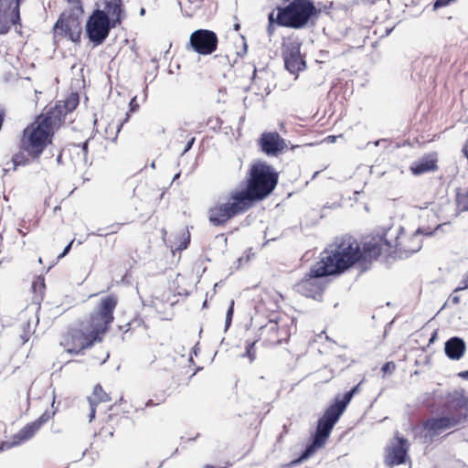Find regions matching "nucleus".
Returning a JSON list of instances; mask_svg holds the SVG:
<instances>
[{"label":"nucleus","mask_w":468,"mask_h":468,"mask_svg":"<svg viewBox=\"0 0 468 468\" xmlns=\"http://www.w3.org/2000/svg\"><path fill=\"white\" fill-rule=\"evenodd\" d=\"M90 414H89V420L90 421H91L94 417H95V414H96V406L98 404H90Z\"/></svg>","instance_id":"39"},{"label":"nucleus","mask_w":468,"mask_h":468,"mask_svg":"<svg viewBox=\"0 0 468 468\" xmlns=\"http://www.w3.org/2000/svg\"><path fill=\"white\" fill-rule=\"evenodd\" d=\"M163 346V345H160L159 346H155L151 350V353L147 355V361L149 364L154 363L157 359H162L164 357L163 353L161 352L160 348Z\"/></svg>","instance_id":"30"},{"label":"nucleus","mask_w":468,"mask_h":468,"mask_svg":"<svg viewBox=\"0 0 468 468\" xmlns=\"http://www.w3.org/2000/svg\"><path fill=\"white\" fill-rule=\"evenodd\" d=\"M441 413L444 416H463L462 421L467 419L468 397L463 389L449 392L441 406Z\"/></svg>","instance_id":"12"},{"label":"nucleus","mask_w":468,"mask_h":468,"mask_svg":"<svg viewBox=\"0 0 468 468\" xmlns=\"http://www.w3.org/2000/svg\"><path fill=\"white\" fill-rule=\"evenodd\" d=\"M340 415L337 414L331 408H327L323 416L318 419L317 426L313 437L312 442L305 448V450L302 452V454L291 461L286 464L287 468H292L302 462L307 460L310 456H312L318 449L323 448L329 436L333 431L334 426L340 419Z\"/></svg>","instance_id":"7"},{"label":"nucleus","mask_w":468,"mask_h":468,"mask_svg":"<svg viewBox=\"0 0 468 468\" xmlns=\"http://www.w3.org/2000/svg\"><path fill=\"white\" fill-rule=\"evenodd\" d=\"M144 14H145V9L144 7H142L140 9V16H144Z\"/></svg>","instance_id":"49"},{"label":"nucleus","mask_w":468,"mask_h":468,"mask_svg":"<svg viewBox=\"0 0 468 468\" xmlns=\"http://www.w3.org/2000/svg\"><path fill=\"white\" fill-rule=\"evenodd\" d=\"M387 142H388L387 139H381V140L376 141L374 144H375V146H378L380 143H387Z\"/></svg>","instance_id":"46"},{"label":"nucleus","mask_w":468,"mask_h":468,"mask_svg":"<svg viewBox=\"0 0 468 468\" xmlns=\"http://www.w3.org/2000/svg\"><path fill=\"white\" fill-rule=\"evenodd\" d=\"M335 136H327L324 138V142H325L326 144H332V143H335Z\"/></svg>","instance_id":"42"},{"label":"nucleus","mask_w":468,"mask_h":468,"mask_svg":"<svg viewBox=\"0 0 468 468\" xmlns=\"http://www.w3.org/2000/svg\"><path fill=\"white\" fill-rule=\"evenodd\" d=\"M118 304V297L115 294H109L102 297L97 304L96 309L91 312L89 317L80 323L87 332L97 341H103L105 335L109 332L114 321V311Z\"/></svg>","instance_id":"4"},{"label":"nucleus","mask_w":468,"mask_h":468,"mask_svg":"<svg viewBox=\"0 0 468 468\" xmlns=\"http://www.w3.org/2000/svg\"><path fill=\"white\" fill-rule=\"evenodd\" d=\"M277 298L278 294L275 292L265 291L261 297V303L263 305H267L270 300H273L271 303V306L269 307L270 310L273 311L274 309L279 307Z\"/></svg>","instance_id":"27"},{"label":"nucleus","mask_w":468,"mask_h":468,"mask_svg":"<svg viewBox=\"0 0 468 468\" xmlns=\"http://www.w3.org/2000/svg\"><path fill=\"white\" fill-rule=\"evenodd\" d=\"M282 56L285 68L291 73L295 74L305 68V62L301 57L300 46L298 44L291 43L284 46Z\"/></svg>","instance_id":"19"},{"label":"nucleus","mask_w":468,"mask_h":468,"mask_svg":"<svg viewBox=\"0 0 468 468\" xmlns=\"http://www.w3.org/2000/svg\"><path fill=\"white\" fill-rule=\"evenodd\" d=\"M280 126H281V130H282V131H283V130H284V125H283V123H281V124H280Z\"/></svg>","instance_id":"52"},{"label":"nucleus","mask_w":468,"mask_h":468,"mask_svg":"<svg viewBox=\"0 0 468 468\" xmlns=\"http://www.w3.org/2000/svg\"><path fill=\"white\" fill-rule=\"evenodd\" d=\"M60 158H61V154H59L58 155V162H60Z\"/></svg>","instance_id":"54"},{"label":"nucleus","mask_w":468,"mask_h":468,"mask_svg":"<svg viewBox=\"0 0 468 468\" xmlns=\"http://www.w3.org/2000/svg\"><path fill=\"white\" fill-rule=\"evenodd\" d=\"M54 415L49 410L44 411L37 420L27 423L12 437L11 441H2L0 443V452L10 450L18 446L34 437L40 428L47 423Z\"/></svg>","instance_id":"11"},{"label":"nucleus","mask_w":468,"mask_h":468,"mask_svg":"<svg viewBox=\"0 0 468 468\" xmlns=\"http://www.w3.org/2000/svg\"><path fill=\"white\" fill-rule=\"evenodd\" d=\"M23 0H0V35L6 34L12 25L20 24Z\"/></svg>","instance_id":"15"},{"label":"nucleus","mask_w":468,"mask_h":468,"mask_svg":"<svg viewBox=\"0 0 468 468\" xmlns=\"http://www.w3.org/2000/svg\"><path fill=\"white\" fill-rule=\"evenodd\" d=\"M239 24H236V25H235V30H239Z\"/></svg>","instance_id":"51"},{"label":"nucleus","mask_w":468,"mask_h":468,"mask_svg":"<svg viewBox=\"0 0 468 468\" xmlns=\"http://www.w3.org/2000/svg\"><path fill=\"white\" fill-rule=\"evenodd\" d=\"M162 234H163V238L165 239V235L167 234V231L165 229H162Z\"/></svg>","instance_id":"50"},{"label":"nucleus","mask_w":468,"mask_h":468,"mask_svg":"<svg viewBox=\"0 0 468 468\" xmlns=\"http://www.w3.org/2000/svg\"><path fill=\"white\" fill-rule=\"evenodd\" d=\"M54 32L57 36L68 37L72 42H78L80 39L81 26L77 17L71 16H60L54 26Z\"/></svg>","instance_id":"17"},{"label":"nucleus","mask_w":468,"mask_h":468,"mask_svg":"<svg viewBox=\"0 0 468 468\" xmlns=\"http://www.w3.org/2000/svg\"><path fill=\"white\" fill-rule=\"evenodd\" d=\"M305 146H313V144H306Z\"/></svg>","instance_id":"55"},{"label":"nucleus","mask_w":468,"mask_h":468,"mask_svg":"<svg viewBox=\"0 0 468 468\" xmlns=\"http://www.w3.org/2000/svg\"><path fill=\"white\" fill-rule=\"evenodd\" d=\"M361 383L362 382H359L352 389L349 390L352 393L353 396L356 395V394H358L361 391Z\"/></svg>","instance_id":"40"},{"label":"nucleus","mask_w":468,"mask_h":468,"mask_svg":"<svg viewBox=\"0 0 468 468\" xmlns=\"http://www.w3.org/2000/svg\"><path fill=\"white\" fill-rule=\"evenodd\" d=\"M250 208L239 189H233L208 208L207 218L214 227H225L232 218Z\"/></svg>","instance_id":"5"},{"label":"nucleus","mask_w":468,"mask_h":468,"mask_svg":"<svg viewBox=\"0 0 468 468\" xmlns=\"http://www.w3.org/2000/svg\"><path fill=\"white\" fill-rule=\"evenodd\" d=\"M165 400H166V394H165V392H162L160 394H154V398L149 399L145 402V408H151V407H154V406H159V405L165 403Z\"/></svg>","instance_id":"28"},{"label":"nucleus","mask_w":468,"mask_h":468,"mask_svg":"<svg viewBox=\"0 0 468 468\" xmlns=\"http://www.w3.org/2000/svg\"><path fill=\"white\" fill-rule=\"evenodd\" d=\"M96 343L97 341L80 325L68 329L62 335L59 344L68 354L79 356L83 355L85 350Z\"/></svg>","instance_id":"9"},{"label":"nucleus","mask_w":468,"mask_h":468,"mask_svg":"<svg viewBox=\"0 0 468 468\" xmlns=\"http://www.w3.org/2000/svg\"><path fill=\"white\" fill-rule=\"evenodd\" d=\"M292 325V321L289 324L284 316L276 315L274 319L269 320L260 327L256 341L265 346H277L286 342L291 336Z\"/></svg>","instance_id":"8"},{"label":"nucleus","mask_w":468,"mask_h":468,"mask_svg":"<svg viewBox=\"0 0 468 468\" xmlns=\"http://www.w3.org/2000/svg\"><path fill=\"white\" fill-rule=\"evenodd\" d=\"M389 246V242L378 235L367 238L362 246L353 236L337 238L320 253L318 261L294 284V290L308 298H320L327 286L324 278L342 274L356 264L367 270L378 260L384 247Z\"/></svg>","instance_id":"1"},{"label":"nucleus","mask_w":468,"mask_h":468,"mask_svg":"<svg viewBox=\"0 0 468 468\" xmlns=\"http://www.w3.org/2000/svg\"><path fill=\"white\" fill-rule=\"evenodd\" d=\"M454 0H436L434 3V8H440L450 5Z\"/></svg>","instance_id":"37"},{"label":"nucleus","mask_w":468,"mask_h":468,"mask_svg":"<svg viewBox=\"0 0 468 468\" xmlns=\"http://www.w3.org/2000/svg\"><path fill=\"white\" fill-rule=\"evenodd\" d=\"M255 343L256 341L248 342L246 346L245 356L249 358L250 362H253L256 359Z\"/></svg>","instance_id":"31"},{"label":"nucleus","mask_w":468,"mask_h":468,"mask_svg":"<svg viewBox=\"0 0 468 468\" xmlns=\"http://www.w3.org/2000/svg\"><path fill=\"white\" fill-rule=\"evenodd\" d=\"M87 145H88V142H85V143L82 144L81 146L86 147Z\"/></svg>","instance_id":"53"},{"label":"nucleus","mask_w":468,"mask_h":468,"mask_svg":"<svg viewBox=\"0 0 468 468\" xmlns=\"http://www.w3.org/2000/svg\"><path fill=\"white\" fill-rule=\"evenodd\" d=\"M268 20H269L268 33H269V35H272L273 30H274L273 24H276V15H275L274 11H272L269 14Z\"/></svg>","instance_id":"33"},{"label":"nucleus","mask_w":468,"mask_h":468,"mask_svg":"<svg viewBox=\"0 0 468 468\" xmlns=\"http://www.w3.org/2000/svg\"><path fill=\"white\" fill-rule=\"evenodd\" d=\"M431 234V232L425 233L426 236H430Z\"/></svg>","instance_id":"56"},{"label":"nucleus","mask_w":468,"mask_h":468,"mask_svg":"<svg viewBox=\"0 0 468 468\" xmlns=\"http://www.w3.org/2000/svg\"><path fill=\"white\" fill-rule=\"evenodd\" d=\"M18 232L22 237H25L27 235V232L23 231L22 229H18Z\"/></svg>","instance_id":"48"},{"label":"nucleus","mask_w":468,"mask_h":468,"mask_svg":"<svg viewBox=\"0 0 468 468\" xmlns=\"http://www.w3.org/2000/svg\"><path fill=\"white\" fill-rule=\"evenodd\" d=\"M112 400V393L106 392L101 384L95 385L90 397V404L109 403Z\"/></svg>","instance_id":"25"},{"label":"nucleus","mask_w":468,"mask_h":468,"mask_svg":"<svg viewBox=\"0 0 468 468\" xmlns=\"http://www.w3.org/2000/svg\"><path fill=\"white\" fill-rule=\"evenodd\" d=\"M103 11L106 12L108 17L111 18L112 26L116 27V25L121 24L122 14V0L107 1Z\"/></svg>","instance_id":"23"},{"label":"nucleus","mask_w":468,"mask_h":468,"mask_svg":"<svg viewBox=\"0 0 468 468\" xmlns=\"http://www.w3.org/2000/svg\"><path fill=\"white\" fill-rule=\"evenodd\" d=\"M283 316L287 319V323H288L289 324H291V321H292V322H293V320H292V319H290V318H288V317H287V316H285V315H283ZM292 326H293V327H296V324H292Z\"/></svg>","instance_id":"47"},{"label":"nucleus","mask_w":468,"mask_h":468,"mask_svg":"<svg viewBox=\"0 0 468 468\" xmlns=\"http://www.w3.org/2000/svg\"><path fill=\"white\" fill-rule=\"evenodd\" d=\"M463 416H441L438 418H430L422 422L424 437L426 441H431L443 431L452 428L462 422Z\"/></svg>","instance_id":"14"},{"label":"nucleus","mask_w":468,"mask_h":468,"mask_svg":"<svg viewBox=\"0 0 468 468\" xmlns=\"http://www.w3.org/2000/svg\"><path fill=\"white\" fill-rule=\"evenodd\" d=\"M190 243V233L188 230L185 231L182 235L179 245L175 249L176 250L181 251L186 250Z\"/></svg>","instance_id":"32"},{"label":"nucleus","mask_w":468,"mask_h":468,"mask_svg":"<svg viewBox=\"0 0 468 468\" xmlns=\"http://www.w3.org/2000/svg\"><path fill=\"white\" fill-rule=\"evenodd\" d=\"M163 346V345H160L159 346H155L151 350V353L147 355V361L149 364L154 363L157 359H162L164 357L163 353L161 352L160 348Z\"/></svg>","instance_id":"29"},{"label":"nucleus","mask_w":468,"mask_h":468,"mask_svg":"<svg viewBox=\"0 0 468 468\" xmlns=\"http://www.w3.org/2000/svg\"><path fill=\"white\" fill-rule=\"evenodd\" d=\"M112 27H114L112 26L111 18L106 12L97 9L87 21L86 32L94 45H100L106 39Z\"/></svg>","instance_id":"10"},{"label":"nucleus","mask_w":468,"mask_h":468,"mask_svg":"<svg viewBox=\"0 0 468 468\" xmlns=\"http://www.w3.org/2000/svg\"><path fill=\"white\" fill-rule=\"evenodd\" d=\"M459 376L463 378L468 379V370L467 371H463V372L459 373Z\"/></svg>","instance_id":"45"},{"label":"nucleus","mask_w":468,"mask_h":468,"mask_svg":"<svg viewBox=\"0 0 468 468\" xmlns=\"http://www.w3.org/2000/svg\"><path fill=\"white\" fill-rule=\"evenodd\" d=\"M218 39L214 31L208 29H197L189 38L191 48L200 55H210L218 48Z\"/></svg>","instance_id":"13"},{"label":"nucleus","mask_w":468,"mask_h":468,"mask_svg":"<svg viewBox=\"0 0 468 468\" xmlns=\"http://www.w3.org/2000/svg\"><path fill=\"white\" fill-rule=\"evenodd\" d=\"M260 146H288V144L277 132H266L260 138Z\"/></svg>","instance_id":"24"},{"label":"nucleus","mask_w":468,"mask_h":468,"mask_svg":"<svg viewBox=\"0 0 468 468\" xmlns=\"http://www.w3.org/2000/svg\"><path fill=\"white\" fill-rule=\"evenodd\" d=\"M353 397L354 396L352 395V393L350 391H347L344 394V396L341 399L335 398L334 403L331 404L329 408H331L333 410H335L337 414L341 416L345 412L347 405L349 404Z\"/></svg>","instance_id":"26"},{"label":"nucleus","mask_w":468,"mask_h":468,"mask_svg":"<svg viewBox=\"0 0 468 468\" xmlns=\"http://www.w3.org/2000/svg\"><path fill=\"white\" fill-rule=\"evenodd\" d=\"M43 150L44 148H19L12 159L5 163V172L16 171L19 166H25L37 161Z\"/></svg>","instance_id":"18"},{"label":"nucleus","mask_w":468,"mask_h":468,"mask_svg":"<svg viewBox=\"0 0 468 468\" xmlns=\"http://www.w3.org/2000/svg\"><path fill=\"white\" fill-rule=\"evenodd\" d=\"M29 333H25L24 335H21V338H22V343L25 344L27 343L28 340H29Z\"/></svg>","instance_id":"44"},{"label":"nucleus","mask_w":468,"mask_h":468,"mask_svg":"<svg viewBox=\"0 0 468 468\" xmlns=\"http://www.w3.org/2000/svg\"><path fill=\"white\" fill-rule=\"evenodd\" d=\"M438 170V154L430 152L413 161L410 166V171L414 176H420L425 173Z\"/></svg>","instance_id":"20"},{"label":"nucleus","mask_w":468,"mask_h":468,"mask_svg":"<svg viewBox=\"0 0 468 468\" xmlns=\"http://www.w3.org/2000/svg\"><path fill=\"white\" fill-rule=\"evenodd\" d=\"M73 241L74 240H71L66 247L65 249L63 250L62 253H60L58 256V259H62L63 257H65L71 250V247H72V244H73Z\"/></svg>","instance_id":"38"},{"label":"nucleus","mask_w":468,"mask_h":468,"mask_svg":"<svg viewBox=\"0 0 468 468\" xmlns=\"http://www.w3.org/2000/svg\"><path fill=\"white\" fill-rule=\"evenodd\" d=\"M262 150L268 155L277 156V155H279L282 152L283 148H262Z\"/></svg>","instance_id":"36"},{"label":"nucleus","mask_w":468,"mask_h":468,"mask_svg":"<svg viewBox=\"0 0 468 468\" xmlns=\"http://www.w3.org/2000/svg\"><path fill=\"white\" fill-rule=\"evenodd\" d=\"M317 12L310 0H292L284 7L276 8V25L290 28H303Z\"/></svg>","instance_id":"6"},{"label":"nucleus","mask_w":468,"mask_h":468,"mask_svg":"<svg viewBox=\"0 0 468 468\" xmlns=\"http://www.w3.org/2000/svg\"><path fill=\"white\" fill-rule=\"evenodd\" d=\"M444 351L450 359L459 360L466 351V345L462 338L453 336L446 341Z\"/></svg>","instance_id":"21"},{"label":"nucleus","mask_w":468,"mask_h":468,"mask_svg":"<svg viewBox=\"0 0 468 468\" xmlns=\"http://www.w3.org/2000/svg\"><path fill=\"white\" fill-rule=\"evenodd\" d=\"M233 312H234V301L232 300L230 302V305H229L227 314H226V326L227 327H229L231 324Z\"/></svg>","instance_id":"34"},{"label":"nucleus","mask_w":468,"mask_h":468,"mask_svg":"<svg viewBox=\"0 0 468 468\" xmlns=\"http://www.w3.org/2000/svg\"><path fill=\"white\" fill-rule=\"evenodd\" d=\"M396 368V365L394 362L389 361L383 365L381 370L384 374H391Z\"/></svg>","instance_id":"35"},{"label":"nucleus","mask_w":468,"mask_h":468,"mask_svg":"<svg viewBox=\"0 0 468 468\" xmlns=\"http://www.w3.org/2000/svg\"><path fill=\"white\" fill-rule=\"evenodd\" d=\"M410 444L407 439L403 437H395V442L387 449L385 455V463L388 467L400 465L406 463Z\"/></svg>","instance_id":"16"},{"label":"nucleus","mask_w":468,"mask_h":468,"mask_svg":"<svg viewBox=\"0 0 468 468\" xmlns=\"http://www.w3.org/2000/svg\"><path fill=\"white\" fill-rule=\"evenodd\" d=\"M195 143V137L193 136H189L187 141L186 142V145L185 146H187V147H190L194 144Z\"/></svg>","instance_id":"41"},{"label":"nucleus","mask_w":468,"mask_h":468,"mask_svg":"<svg viewBox=\"0 0 468 468\" xmlns=\"http://www.w3.org/2000/svg\"><path fill=\"white\" fill-rule=\"evenodd\" d=\"M422 233L423 231L419 229L412 235L402 237L399 240L400 250L407 254L419 251L422 245V239L420 237V234Z\"/></svg>","instance_id":"22"},{"label":"nucleus","mask_w":468,"mask_h":468,"mask_svg":"<svg viewBox=\"0 0 468 468\" xmlns=\"http://www.w3.org/2000/svg\"><path fill=\"white\" fill-rule=\"evenodd\" d=\"M79 104L78 93H70L65 100L58 101L54 107L47 110L27 126L23 132L22 142L28 146H48L65 121L68 113L73 112Z\"/></svg>","instance_id":"2"},{"label":"nucleus","mask_w":468,"mask_h":468,"mask_svg":"<svg viewBox=\"0 0 468 468\" xmlns=\"http://www.w3.org/2000/svg\"><path fill=\"white\" fill-rule=\"evenodd\" d=\"M108 356H109L108 353H104V355L101 357H98L96 359H97L98 363L101 364V363H104L106 361Z\"/></svg>","instance_id":"43"},{"label":"nucleus","mask_w":468,"mask_h":468,"mask_svg":"<svg viewBox=\"0 0 468 468\" xmlns=\"http://www.w3.org/2000/svg\"><path fill=\"white\" fill-rule=\"evenodd\" d=\"M278 180L279 175L272 166L258 161L250 165L246 175L245 187L239 189V192L252 207L274 190Z\"/></svg>","instance_id":"3"}]
</instances>
